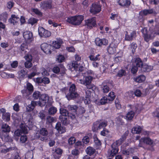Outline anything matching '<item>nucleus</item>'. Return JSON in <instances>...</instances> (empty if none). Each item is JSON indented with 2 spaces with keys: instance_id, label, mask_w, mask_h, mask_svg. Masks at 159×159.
Masks as SVG:
<instances>
[{
  "instance_id": "20",
  "label": "nucleus",
  "mask_w": 159,
  "mask_h": 159,
  "mask_svg": "<svg viewBox=\"0 0 159 159\" xmlns=\"http://www.w3.org/2000/svg\"><path fill=\"white\" fill-rule=\"evenodd\" d=\"M118 5L124 8H128L130 5L131 0H119L117 2Z\"/></svg>"
},
{
  "instance_id": "6",
  "label": "nucleus",
  "mask_w": 159,
  "mask_h": 159,
  "mask_svg": "<svg viewBox=\"0 0 159 159\" xmlns=\"http://www.w3.org/2000/svg\"><path fill=\"white\" fill-rule=\"evenodd\" d=\"M60 113L61 115L59 116V119L63 124L65 125L67 122V119L66 117L69 116V112L66 110L62 108L60 109Z\"/></svg>"
},
{
  "instance_id": "43",
  "label": "nucleus",
  "mask_w": 159,
  "mask_h": 159,
  "mask_svg": "<svg viewBox=\"0 0 159 159\" xmlns=\"http://www.w3.org/2000/svg\"><path fill=\"white\" fill-rule=\"evenodd\" d=\"M7 18V14L5 12L0 15V20L3 21H6Z\"/></svg>"
},
{
  "instance_id": "10",
  "label": "nucleus",
  "mask_w": 159,
  "mask_h": 159,
  "mask_svg": "<svg viewBox=\"0 0 159 159\" xmlns=\"http://www.w3.org/2000/svg\"><path fill=\"white\" fill-rule=\"evenodd\" d=\"M38 32L39 36L42 38L48 37L51 35V33L50 31L45 29L42 27H39Z\"/></svg>"
},
{
  "instance_id": "51",
  "label": "nucleus",
  "mask_w": 159,
  "mask_h": 159,
  "mask_svg": "<svg viewBox=\"0 0 159 159\" xmlns=\"http://www.w3.org/2000/svg\"><path fill=\"white\" fill-rule=\"evenodd\" d=\"M26 74L27 72L26 71V70L25 68L21 70L19 72V75L22 77H24Z\"/></svg>"
},
{
  "instance_id": "9",
  "label": "nucleus",
  "mask_w": 159,
  "mask_h": 159,
  "mask_svg": "<svg viewBox=\"0 0 159 159\" xmlns=\"http://www.w3.org/2000/svg\"><path fill=\"white\" fill-rule=\"evenodd\" d=\"M33 90V86L31 83L27 82L26 84V89L22 90L21 92L24 96H26V98H29L28 96L31 94Z\"/></svg>"
},
{
  "instance_id": "25",
  "label": "nucleus",
  "mask_w": 159,
  "mask_h": 159,
  "mask_svg": "<svg viewBox=\"0 0 159 159\" xmlns=\"http://www.w3.org/2000/svg\"><path fill=\"white\" fill-rule=\"evenodd\" d=\"M36 81L38 83H43L45 84H48L50 82L49 79L47 77H44L42 78H37L36 79Z\"/></svg>"
},
{
  "instance_id": "45",
  "label": "nucleus",
  "mask_w": 159,
  "mask_h": 159,
  "mask_svg": "<svg viewBox=\"0 0 159 159\" xmlns=\"http://www.w3.org/2000/svg\"><path fill=\"white\" fill-rule=\"evenodd\" d=\"M134 133L140 134L142 131V128L140 126H138L133 128Z\"/></svg>"
},
{
  "instance_id": "38",
  "label": "nucleus",
  "mask_w": 159,
  "mask_h": 159,
  "mask_svg": "<svg viewBox=\"0 0 159 159\" xmlns=\"http://www.w3.org/2000/svg\"><path fill=\"white\" fill-rule=\"evenodd\" d=\"M100 56V55L98 54L96 55H90V60L93 61H99L100 60V58L99 57Z\"/></svg>"
},
{
  "instance_id": "54",
  "label": "nucleus",
  "mask_w": 159,
  "mask_h": 159,
  "mask_svg": "<svg viewBox=\"0 0 159 159\" xmlns=\"http://www.w3.org/2000/svg\"><path fill=\"white\" fill-rule=\"evenodd\" d=\"M102 90L104 93H107L109 91V88L107 85H103L102 87Z\"/></svg>"
},
{
  "instance_id": "12",
  "label": "nucleus",
  "mask_w": 159,
  "mask_h": 159,
  "mask_svg": "<svg viewBox=\"0 0 159 159\" xmlns=\"http://www.w3.org/2000/svg\"><path fill=\"white\" fill-rule=\"evenodd\" d=\"M20 130L17 129L14 132L15 134L17 136H19L21 133L26 134L28 133L27 127L26 126L25 124L21 123L20 125Z\"/></svg>"
},
{
  "instance_id": "28",
  "label": "nucleus",
  "mask_w": 159,
  "mask_h": 159,
  "mask_svg": "<svg viewBox=\"0 0 159 159\" xmlns=\"http://www.w3.org/2000/svg\"><path fill=\"white\" fill-rule=\"evenodd\" d=\"M93 141L95 143V146L96 147H98L101 146L102 143L101 141L97 137V135L96 134H95L93 137Z\"/></svg>"
},
{
  "instance_id": "15",
  "label": "nucleus",
  "mask_w": 159,
  "mask_h": 159,
  "mask_svg": "<svg viewBox=\"0 0 159 159\" xmlns=\"http://www.w3.org/2000/svg\"><path fill=\"white\" fill-rule=\"evenodd\" d=\"M141 32L144 40L147 42H148L151 39V34L149 33L148 30L145 28L142 29Z\"/></svg>"
},
{
  "instance_id": "49",
  "label": "nucleus",
  "mask_w": 159,
  "mask_h": 159,
  "mask_svg": "<svg viewBox=\"0 0 159 159\" xmlns=\"http://www.w3.org/2000/svg\"><path fill=\"white\" fill-rule=\"evenodd\" d=\"M107 125V122H102L100 123H99V129H100L102 128H105V127Z\"/></svg>"
},
{
  "instance_id": "31",
  "label": "nucleus",
  "mask_w": 159,
  "mask_h": 159,
  "mask_svg": "<svg viewBox=\"0 0 159 159\" xmlns=\"http://www.w3.org/2000/svg\"><path fill=\"white\" fill-rule=\"evenodd\" d=\"M135 115V112L132 111H129L125 116V119L127 121L131 120L133 118Z\"/></svg>"
},
{
  "instance_id": "7",
  "label": "nucleus",
  "mask_w": 159,
  "mask_h": 159,
  "mask_svg": "<svg viewBox=\"0 0 159 159\" xmlns=\"http://www.w3.org/2000/svg\"><path fill=\"white\" fill-rule=\"evenodd\" d=\"M140 142H143L146 145L151 146L153 151L154 150L153 147L155 145L154 142L152 139L148 137H144L142 138L140 140V143L139 144V146L142 147Z\"/></svg>"
},
{
  "instance_id": "53",
  "label": "nucleus",
  "mask_w": 159,
  "mask_h": 159,
  "mask_svg": "<svg viewBox=\"0 0 159 159\" xmlns=\"http://www.w3.org/2000/svg\"><path fill=\"white\" fill-rule=\"evenodd\" d=\"M115 104L116 107L117 109L118 110L121 109V106L118 99L117 100V99H116L115 101Z\"/></svg>"
},
{
  "instance_id": "64",
  "label": "nucleus",
  "mask_w": 159,
  "mask_h": 159,
  "mask_svg": "<svg viewBox=\"0 0 159 159\" xmlns=\"http://www.w3.org/2000/svg\"><path fill=\"white\" fill-rule=\"evenodd\" d=\"M141 91L139 89H136L134 92L135 95L137 97H140L141 95Z\"/></svg>"
},
{
  "instance_id": "47",
  "label": "nucleus",
  "mask_w": 159,
  "mask_h": 159,
  "mask_svg": "<svg viewBox=\"0 0 159 159\" xmlns=\"http://www.w3.org/2000/svg\"><path fill=\"white\" fill-rule=\"evenodd\" d=\"M126 73L125 70L123 69H121L119 70L117 74V75L118 77H121L123 75H125Z\"/></svg>"
},
{
  "instance_id": "23",
  "label": "nucleus",
  "mask_w": 159,
  "mask_h": 159,
  "mask_svg": "<svg viewBox=\"0 0 159 159\" xmlns=\"http://www.w3.org/2000/svg\"><path fill=\"white\" fill-rule=\"evenodd\" d=\"M23 37L26 40H32L33 39L32 33L29 31H25L23 34Z\"/></svg>"
},
{
  "instance_id": "1",
  "label": "nucleus",
  "mask_w": 159,
  "mask_h": 159,
  "mask_svg": "<svg viewBox=\"0 0 159 159\" xmlns=\"http://www.w3.org/2000/svg\"><path fill=\"white\" fill-rule=\"evenodd\" d=\"M129 131H126L118 140L114 142L111 145L112 150L108 151V154L109 157H114L118 153L119 151L118 147L121 145L126 140L128 136Z\"/></svg>"
},
{
  "instance_id": "32",
  "label": "nucleus",
  "mask_w": 159,
  "mask_h": 159,
  "mask_svg": "<svg viewBox=\"0 0 159 159\" xmlns=\"http://www.w3.org/2000/svg\"><path fill=\"white\" fill-rule=\"evenodd\" d=\"M62 41L60 39H57L56 41H53L52 45L54 47L56 48H59L62 44Z\"/></svg>"
},
{
  "instance_id": "17",
  "label": "nucleus",
  "mask_w": 159,
  "mask_h": 159,
  "mask_svg": "<svg viewBox=\"0 0 159 159\" xmlns=\"http://www.w3.org/2000/svg\"><path fill=\"white\" fill-rule=\"evenodd\" d=\"M60 67L62 69V71H61L60 74L61 76H63L65 74V69L63 66H55L52 68V71L54 73L58 74L60 71Z\"/></svg>"
},
{
  "instance_id": "52",
  "label": "nucleus",
  "mask_w": 159,
  "mask_h": 159,
  "mask_svg": "<svg viewBox=\"0 0 159 159\" xmlns=\"http://www.w3.org/2000/svg\"><path fill=\"white\" fill-rule=\"evenodd\" d=\"M108 99L106 97H103L100 100V104L101 105H104L107 102Z\"/></svg>"
},
{
  "instance_id": "19",
  "label": "nucleus",
  "mask_w": 159,
  "mask_h": 159,
  "mask_svg": "<svg viewBox=\"0 0 159 159\" xmlns=\"http://www.w3.org/2000/svg\"><path fill=\"white\" fill-rule=\"evenodd\" d=\"M25 58L26 60V61L25 63V67L26 68H30L32 66L31 62L32 59V56L30 54H27L25 57Z\"/></svg>"
},
{
  "instance_id": "21",
  "label": "nucleus",
  "mask_w": 159,
  "mask_h": 159,
  "mask_svg": "<svg viewBox=\"0 0 159 159\" xmlns=\"http://www.w3.org/2000/svg\"><path fill=\"white\" fill-rule=\"evenodd\" d=\"M51 47V45L46 43H43L41 45V49L46 53H48V52L50 53H51V51L50 49Z\"/></svg>"
},
{
  "instance_id": "30",
  "label": "nucleus",
  "mask_w": 159,
  "mask_h": 159,
  "mask_svg": "<svg viewBox=\"0 0 159 159\" xmlns=\"http://www.w3.org/2000/svg\"><path fill=\"white\" fill-rule=\"evenodd\" d=\"M153 66H149L147 64L143 65L141 67L142 70L144 72H148L152 70Z\"/></svg>"
},
{
  "instance_id": "22",
  "label": "nucleus",
  "mask_w": 159,
  "mask_h": 159,
  "mask_svg": "<svg viewBox=\"0 0 159 159\" xmlns=\"http://www.w3.org/2000/svg\"><path fill=\"white\" fill-rule=\"evenodd\" d=\"M153 9H145L141 10L139 12V15L142 16H146L149 14H151L153 13Z\"/></svg>"
},
{
  "instance_id": "2",
  "label": "nucleus",
  "mask_w": 159,
  "mask_h": 159,
  "mask_svg": "<svg viewBox=\"0 0 159 159\" xmlns=\"http://www.w3.org/2000/svg\"><path fill=\"white\" fill-rule=\"evenodd\" d=\"M10 129V127L7 124L4 123L2 124L0 136L2 141L6 142L12 141V139L8 134Z\"/></svg>"
},
{
  "instance_id": "44",
  "label": "nucleus",
  "mask_w": 159,
  "mask_h": 159,
  "mask_svg": "<svg viewBox=\"0 0 159 159\" xmlns=\"http://www.w3.org/2000/svg\"><path fill=\"white\" fill-rule=\"evenodd\" d=\"M57 111V109L55 107H51L48 110V113L49 115H53Z\"/></svg>"
},
{
  "instance_id": "3",
  "label": "nucleus",
  "mask_w": 159,
  "mask_h": 159,
  "mask_svg": "<svg viewBox=\"0 0 159 159\" xmlns=\"http://www.w3.org/2000/svg\"><path fill=\"white\" fill-rule=\"evenodd\" d=\"M77 81L78 83L85 85L88 89L89 86V75L88 72H86L84 74L83 80L81 79H78L77 80ZM85 93L86 99H85L84 102L86 104H88V102L89 101V89L85 91Z\"/></svg>"
},
{
  "instance_id": "39",
  "label": "nucleus",
  "mask_w": 159,
  "mask_h": 159,
  "mask_svg": "<svg viewBox=\"0 0 159 159\" xmlns=\"http://www.w3.org/2000/svg\"><path fill=\"white\" fill-rule=\"evenodd\" d=\"M67 108L69 111L75 113L77 111V107L75 105H68L67 107Z\"/></svg>"
},
{
  "instance_id": "5",
  "label": "nucleus",
  "mask_w": 159,
  "mask_h": 159,
  "mask_svg": "<svg viewBox=\"0 0 159 159\" xmlns=\"http://www.w3.org/2000/svg\"><path fill=\"white\" fill-rule=\"evenodd\" d=\"M84 17L82 16L78 15L68 17L66 20L67 22L73 25H78L81 23Z\"/></svg>"
},
{
  "instance_id": "13",
  "label": "nucleus",
  "mask_w": 159,
  "mask_h": 159,
  "mask_svg": "<svg viewBox=\"0 0 159 159\" xmlns=\"http://www.w3.org/2000/svg\"><path fill=\"white\" fill-rule=\"evenodd\" d=\"M52 0H45L41 2L40 7L45 10L51 8L52 7Z\"/></svg>"
},
{
  "instance_id": "60",
  "label": "nucleus",
  "mask_w": 159,
  "mask_h": 159,
  "mask_svg": "<svg viewBox=\"0 0 159 159\" xmlns=\"http://www.w3.org/2000/svg\"><path fill=\"white\" fill-rule=\"evenodd\" d=\"M96 89V87L95 85L93 84L92 85L91 84V83L90 82V89H91L92 90V92H91L90 90V95H91V93H94L95 92V90Z\"/></svg>"
},
{
  "instance_id": "62",
  "label": "nucleus",
  "mask_w": 159,
  "mask_h": 159,
  "mask_svg": "<svg viewBox=\"0 0 159 159\" xmlns=\"http://www.w3.org/2000/svg\"><path fill=\"white\" fill-rule=\"evenodd\" d=\"M20 48L21 50L24 51L27 48V46L26 43H23L21 44Z\"/></svg>"
},
{
  "instance_id": "50",
  "label": "nucleus",
  "mask_w": 159,
  "mask_h": 159,
  "mask_svg": "<svg viewBox=\"0 0 159 159\" xmlns=\"http://www.w3.org/2000/svg\"><path fill=\"white\" fill-rule=\"evenodd\" d=\"M68 143L70 145L74 144L76 141L75 138L74 137H71L68 139Z\"/></svg>"
},
{
  "instance_id": "14",
  "label": "nucleus",
  "mask_w": 159,
  "mask_h": 159,
  "mask_svg": "<svg viewBox=\"0 0 159 159\" xmlns=\"http://www.w3.org/2000/svg\"><path fill=\"white\" fill-rule=\"evenodd\" d=\"M137 37L136 31L135 30L132 31L129 34L128 31L125 32V39L127 41H132Z\"/></svg>"
},
{
  "instance_id": "58",
  "label": "nucleus",
  "mask_w": 159,
  "mask_h": 159,
  "mask_svg": "<svg viewBox=\"0 0 159 159\" xmlns=\"http://www.w3.org/2000/svg\"><path fill=\"white\" fill-rule=\"evenodd\" d=\"M27 139V137L26 135L21 136L20 138V141L22 143H25Z\"/></svg>"
},
{
  "instance_id": "46",
  "label": "nucleus",
  "mask_w": 159,
  "mask_h": 159,
  "mask_svg": "<svg viewBox=\"0 0 159 159\" xmlns=\"http://www.w3.org/2000/svg\"><path fill=\"white\" fill-rule=\"evenodd\" d=\"M38 21V20L34 18H31L29 19L28 20V23L33 25L34 24L36 23Z\"/></svg>"
},
{
  "instance_id": "4",
  "label": "nucleus",
  "mask_w": 159,
  "mask_h": 159,
  "mask_svg": "<svg viewBox=\"0 0 159 159\" xmlns=\"http://www.w3.org/2000/svg\"><path fill=\"white\" fill-rule=\"evenodd\" d=\"M66 97L69 100L80 97L79 94L75 91V84H72L70 86L69 92L66 95Z\"/></svg>"
},
{
  "instance_id": "27",
  "label": "nucleus",
  "mask_w": 159,
  "mask_h": 159,
  "mask_svg": "<svg viewBox=\"0 0 159 159\" xmlns=\"http://www.w3.org/2000/svg\"><path fill=\"white\" fill-rule=\"evenodd\" d=\"M62 150L60 148H57L55 150V153L54 155V158L55 159H59L62 153Z\"/></svg>"
},
{
  "instance_id": "56",
  "label": "nucleus",
  "mask_w": 159,
  "mask_h": 159,
  "mask_svg": "<svg viewBox=\"0 0 159 159\" xmlns=\"http://www.w3.org/2000/svg\"><path fill=\"white\" fill-rule=\"evenodd\" d=\"M138 67L135 66H133L131 69V73L133 74H136L138 71Z\"/></svg>"
},
{
  "instance_id": "33",
  "label": "nucleus",
  "mask_w": 159,
  "mask_h": 159,
  "mask_svg": "<svg viewBox=\"0 0 159 159\" xmlns=\"http://www.w3.org/2000/svg\"><path fill=\"white\" fill-rule=\"evenodd\" d=\"M136 66L138 67H142L143 65V62L139 57H137L135 60Z\"/></svg>"
},
{
  "instance_id": "35",
  "label": "nucleus",
  "mask_w": 159,
  "mask_h": 159,
  "mask_svg": "<svg viewBox=\"0 0 159 159\" xmlns=\"http://www.w3.org/2000/svg\"><path fill=\"white\" fill-rule=\"evenodd\" d=\"M96 21L95 17L90 19V29L93 27H96L97 26Z\"/></svg>"
},
{
  "instance_id": "37",
  "label": "nucleus",
  "mask_w": 159,
  "mask_h": 159,
  "mask_svg": "<svg viewBox=\"0 0 159 159\" xmlns=\"http://www.w3.org/2000/svg\"><path fill=\"white\" fill-rule=\"evenodd\" d=\"M40 92L39 91H35L32 95L33 98L34 100H37L38 98L39 99V98L41 96Z\"/></svg>"
},
{
  "instance_id": "61",
  "label": "nucleus",
  "mask_w": 159,
  "mask_h": 159,
  "mask_svg": "<svg viewBox=\"0 0 159 159\" xmlns=\"http://www.w3.org/2000/svg\"><path fill=\"white\" fill-rule=\"evenodd\" d=\"M46 120L47 121L48 123H51L53 122L54 120V119L52 117L50 116H48L47 117Z\"/></svg>"
},
{
  "instance_id": "18",
  "label": "nucleus",
  "mask_w": 159,
  "mask_h": 159,
  "mask_svg": "<svg viewBox=\"0 0 159 159\" xmlns=\"http://www.w3.org/2000/svg\"><path fill=\"white\" fill-rule=\"evenodd\" d=\"M95 42L96 45L99 47L106 45L108 43V40L105 39H100L99 38H96Z\"/></svg>"
},
{
  "instance_id": "8",
  "label": "nucleus",
  "mask_w": 159,
  "mask_h": 159,
  "mask_svg": "<svg viewBox=\"0 0 159 159\" xmlns=\"http://www.w3.org/2000/svg\"><path fill=\"white\" fill-rule=\"evenodd\" d=\"M101 11V7L99 3L94 2L90 7V13L94 14L99 13Z\"/></svg>"
},
{
  "instance_id": "24",
  "label": "nucleus",
  "mask_w": 159,
  "mask_h": 159,
  "mask_svg": "<svg viewBox=\"0 0 159 159\" xmlns=\"http://www.w3.org/2000/svg\"><path fill=\"white\" fill-rule=\"evenodd\" d=\"M19 20V17L15 15H12L9 20V22L13 25H16Z\"/></svg>"
},
{
  "instance_id": "36",
  "label": "nucleus",
  "mask_w": 159,
  "mask_h": 159,
  "mask_svg": "<svg viewBox=\"0 0 159 159\" xmlns=\"http://www.w3.org/2000/svg\"><path fill=\"white\" fill-rule=\"evenodd\" d=\"M130 48L131 50L132 53L134 54L135 52L136 49L137 47V45L136 43L133 42L131 43L130 45Z\"/></svg>"
},
{
  "instance_id": "63",
  "label": "nucleus",
  "mask_w": 159,
  "mask_h": 159,
  "mask_svg": "<svg viewBox=\"0 0 159 159\" xmlns=\"http://www.w3.org/2000/svg\"><path fill=\"white\" fill-rule=\"evenodd\" d=\"M83 142L84 143L87 144L89 141V139L88 136H85L83 139Z\"/></svg>"
},
{
  "instance_id": "26",
  "label": "nucleus",
  "mask_w": 159,
  "mask_h": 159,
  "mask_svg": "<svg viewBox=\"0 0 159 159\" xmlns=\"http://www.w3.org/2000/svg\"><path fill=\"white\" fill-rule=\"evenodd\" d=\"M146 80V77L143 75H140L134 78V81L139 83L143 82Z\"/></svg>"
},
{
  "instance_id": "16",
  "label": "nucleus",
  "mask_w": 159,
  "mask_h": 159,
  "mask_svg": "<svg viewBox=\"0 0 159 159\" xmlns=\"http://www.w3.org/2000/svg\"><path fill=\"white\" fill-rule=\"evenodd\" d=\"M117 44L114 42H112L107 47V50L108 53L110 54L115 53L116 52Z\"/></svg>"
},
{
  "instance_id": "59",
  "label": "nucleus",
  "mask_w": 159,
  "mask_h": 159,
  "mask_svg": "<svg viewBox=\"0 0 159 159\" xmlns=\"http://www.w3.org/2000/svg\"><path fill=\"white\" fill-rule=\"evenodd\" d=\"M33 11L36 14L39 16H41L42 15V13L38 9H33Z\"/></svg>"
},
{
  "instance_id": "48",
  "label": "nucleus",
  "mask_w": 159,
  "mask_h": 159,
  "mask_svg": "<svg viewBox=\"0 0 159 159\" xmlns=\"http://www.w3.org/2000/svg\"><path fill=\"white\" fill-rule=\"evenodd\" d=\"M40 133L41 135L44 136H46L48 134V132L45 128H43L41 129Z\"/></svg>"
},
{
  "instance_id": "40",
  "label": "nucleus",
  "mask_w": 159,
  "mask_h": 159,
  "mask_svg": "<svg viewBox=\"0 0 159 159\" xmlns=\"http://www.w3.org/2000/svg\"><path fill=\"white\" fill-rule=\"evenodd\" d=\"M111 16L110 17V18L113 20H115V19L116 20H118V18L120 19V16H119V14L118 13L117 14H114L113 13H111L110 14Z\"/></svg>"
},
{
  "instance_id": "29",
  "label": "nucleus",
  "mask_w": 159,
  "mask_h": 159,
  "mask_svg": "<svg viewBox=\"0 0 159 159\" xmlns=\"http://www.w3.org/2000/svg\"><path fill=\"white\" fill-rule=\"evenodd\" d=\"M37 102L32 101L30 104L28 105L26 107V109L28 111L30 112L32 111L34 108L35 106L37 105Z\"/></svg>"
},
{
  "instance_id": "42",
  "label": "nucleus",
  "mask_w": 159,
  "mask_h": 159,
  "mask_svg": "<svg viewBox=\"0 0 159 159\" xmlns=\"http://www.w3.org/2000/svg\"><path fill=\"white\" fill-rule=\"evenodd\" d=\"M116 97L115 95V93L113 92H111L108 94V99L109 101H112Z\"/></svg>"
},
{
  "instance_id": "55",
  "label": "nucleus",
  "mask_w": 159,
  "mask_h": 159,
  "mask_svg": "<svg viewBox=\"0 0 159 159\" xmlns=\"http://www.w3.org/2000/svg\"><path fill=\"white\" fill-rule=\"evenodd\" d=\"M108 133V130L106 128H104L103 130L101 131L100 134L103 136H106Z\"/></svg>"
},
{
  "instance_id": "41",
  "label": "nucleus",
  "mask_w": 159,
  "mask_h": 159,
  "mask_svg": "<svg viewBox=\"0 0 159 159\" xmlns=\"http://www.w3.org/2000/svg\"><path fill=\"white\" fill-rule=\"evenodd\" d=\"M99 122L96 121L93 123V126L92 127V130L94 132L97 131L99 129Z\"/></svg>"
},
{
  "instance_id": "11",
  "label": "nucleus",
  "mask_w": 159,
  "mask_h": 159,
  "mask_svg": "<svg viewBox=\"0 0 159 159\" xmlns=\"http://www.w3.org/2000/svg\"><path fill=\"white\" fill-rule=\"evenodd\" d=\"M49 99L48 95L46 94H41L39 98V100L37 103L39 106L42 107L44 106L48 102Z\"/></svg>"
},
{
  "instance_id": "57",
  "label": "nucleus",
  "mask_w": 159,
  "mask_h": 159,
  "mask_svg": "<svg viewBox=\"0 0 159 159\" xmlns=\"http://www.w3.org/2000/svg\"><path fill=\"white\" fill-rule=\"evenodd\" d=\"M64 57L61 55H59L57 56V59L58 61L61 62L63 61L64 60Z\"/></svg>"
},
{
  "instance_id": "34",
  "label": "nucleus",
  "mask_w": 159,
  "mask_h": 159,
  "mask_svg": "<svg viewBox=\"0 0 159 159\" xmlns=\"http://www.w3.org/2000/svg\"><path fill=\"white\" fill-rule=\"evenodd\" d=\"M11 114L9 112H7L2 115V119L6 121H8L10 120Z\"/></svg>"
}]
</instances>
